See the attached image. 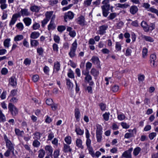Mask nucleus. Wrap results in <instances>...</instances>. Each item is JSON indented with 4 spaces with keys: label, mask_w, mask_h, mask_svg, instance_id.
<instances>
[{
    "label": "nucleus",
    "mask_w": 158,
    "mask_h": 158,
    "mask_svg": "<svg viewBox=\"0 0 158 158\" xmlns=\"http://www.w3.org/2000/svg\"><path fill=\"white\" fill-rule=\"evenodd\" d=\"M6 143V147L7 149L6 152L4 153V155L5 157H9L12 153L13 155H14V145L10 141Z\"/></svg>",
    "instance_id": "nucleus-1"
},
{
    "label": "nucleus",
    "mask_w": 158,
    "mask_h": 158,
    "mask_svg": "<svg viewBox=\"0 0 158 158\" xmlns=\"http://www.w3.org/2000/svg\"><path fill=\"white\" fill-rule=\"evenodd\" d=\"M8 109L13 116H15L18 114V109L12 103L9 104Z\"/></svg>",
    "instance_id": "nucleus-2"
},
{
    "label": "nucleus",
    "mask_w": 158,
    "mask_h": 158,
    "mask_svg": "<svg viewBox=\"0 0 158 158\" xmlns=\"http://www.w3.org/2000/svg\"><path fill=\"white\" fill-rule=\"evenodd\" d=\"M77 47V43L76 40H75L72 44V47L70 49V51L69 53V55L71 57L73 58L75 55V52Z\"/></svg>",
    "instance_id": "nucleus-3"
},
{
    "label": "nucleus",
    "mask_w": 158,
    "mask_h": 158,
    "mask_svg": "<svg viewBox=\"0 0 158 158\" xmlns=\"http://www.w3.org/2000/svg\"><path fill=\"white\" fill-rule=\"evenodd\" d=\"M102 9L103 15L105 17H106L108 14V11L110 10V5H104L101 6Z\"/></svg>",
    "instance_id": "nucleus-4"
},
{
    "label": "nucleus",
    "mask_w": 158,
    "mask_h": 158,
    "mask_svg": "<svg viewBox=\"0 0 158 158\" xmlns=\"http://www.w3.org/2000/svg\"><path fill=\"white\" fill-rule=\"evenodd\" d=\"M21 15L19 13H16L14 14L12 16L11 20L10 22L9 25L11 26L13 25L17 20V19L19 17H20Z\"/></svg>",
    "instance_id": "nucleus-5"
},
{
    "label": "nucleus",
    "mask_w": 158,
    "mask_h": 158,
    "mask_svg": "<svg viewBox=\"0 0 158 158\" xmlns=\"http://www.w3.org/2000/svg\"><path fill=\"white\" fill-rule=\"evenodd\" d=\"M74 15L73 13L71 11L65 13L64 16V18L65 22H67V19H72L74 17Z\"/></svg>",
    "instance_id": "nucleus-6"
},
{
    "label": "nucleus",
    "mask_w": 158,
    "mask_h": 158,
    "mask_svg": "<svg viewBox=\"0 0 158 158\" xmlns=\"http://www.w3.org/2000/svg\"><path fill=\"white\" fill-rule=\"evenodd\" d=\"M108 27L107 25H104L100 26L98 31V34L101 35H103L106 33V30Z\"/></svg>",
    "instance_id": "nucleus-7"
},
{
    "label": "nucleus",
    "mask_w": 158,
    "mask_h": 158,
    "mask_svg": "<svg viewBox=\"0 0 158 158\" xmlns=\"http://www.w3.org/2000/svg\"><path fill=\"white\" fill-rule=\"evenodd\" d=\"M132 150V148H130L127 150L125 151L122 155V158H131V152Z\"/></svg>",
    "instance_id": "nucleus-8"
},
{
    "label": "nucleus",
    "mask_w": 158,
    "mask_h": 158,
    "mask_svg": "<svg viewBox=\"0 0 158 158\" xmlns=\"http://www.w3.org/2000/svg\"><path fill=\"white\" fill-rule=\"evenodd\" d=\"M77 22L78 24L81 26H83L85 25V20L84 17L81 16L77 18Z\"/></svg>",
    "instance_id": "nucleus-9"
},
{
    "label": "nucleus",
    "mask_w": 158,
    "mask_h": 158,
    "mask_svg": "<svg viewBox=\"0 0 158 158\" xmlns=\"http://www.w3.org/2000/svg\"><path fill=\"white\" fill-rule=\"evenodd\" d=\"M156 56L154 54H152L151 55L150 57V64L153 67H155L156 66V64H155L156 60Z\"/></svg>",
    "instance_id": "nucleus-10"
},
{
    "label": "nucleus",
    "mask_w": 158,
    "mask_h": 158,
    "mask_svg": "<svg viewBox=\"0 0 158 158\" xmlns=\"http://www.w3.org/2000/svg\"><path fill=\"white\" fill-rule=\"evenodd\" d=\"M20 12L21 14L20 15H21L23 17L28 16L30 15V12L28 11V10L27 9H22Z\"/></svg>",
    "instance_id": "nucleus-11"
},
{
    "label": "nucleus",
    "mask_w": 158,
    "mask_h": 158,
    "mask_svg": "<svg viewBox=\"0 0 158 158\" xmlns=\"http://www.w3.org/2000/svg\"><path fill=\"white\" fill-rule=\"evenodd\" d=\"M63 150L65 153L71 152L72 149L70 148V146L66 144H64V147L63 148Z\"/></svg>",
    "instance_id": "nucleus-12"
},
{
    "label": "nucleus",
    "mask_w": 158,
    "mask_h": 158,
    "mask_svg": "<svg viewBox=\"0 0 158 158\" xmlns=\"http://www.w3.org/2000/svg\"><path fill=\"white\" fill-rule=\"evenodd\" d=\"M91 60L94 64L98 65L100 64V61L99 58L97 56H93L91 59Z\"/></svg>",
    "instance_id": "nucleus-13"
},
{
    "label": "nucleus",
    "mask_w": 158,
    "mask_h": 158,
    "mask_svg": "<svg viewBox=\"0 0 158 158\" xmlns=\"http://www.w3.org/2000/svg\"><path fill=\"white\" fill-rule=\"evenodd\" d=\"M141 37L147 41L150 42H152L154 41L153 39L151 36L141 35Z\"/></svg>",
    "instance_id": "nucleus-14"
},
{
    "label": "nucleus",
    "mask_w": 158,
    "mask_h": 158,
    "mask_svg": "<svg viewBox=\"0 0 158 158\" xmlns=\"http://www.w3.org/2000/svg\"><path fill=\"white\" fill-rule=\"evenodd\" d=\"M72 29L73 28L71 27H68L67 28V31H68L69 32V35L71 37H74L76 36V33L75 31L72 30Z\"/></svg>",
    "instance_id": "nucleus-15"
},
{
    "label": "nucleus",
    "mask_w": 158,
    "mask_h": 158,
    "mask_svg": "<svg viewBox=\"0 0 158 158\" xmlns=\"http://www.w3.org/2000/svg\"><path fill=\"white\" fill-rule=\"evenodd\" d=\"M141 25L143 28V30L145 32H148L149 31V28H148V25L147 23L145 21H143L141 23Z\"/></svg>",
    "instance_id": "nucleus-16"
},
{
    "label": "nucleus",
    "mask_w": 158,
    "mask_h": 158,
    "mask_svg": "<svg viewBox=\"0 0 158 158\" xmlns=\"http://www.w3.org/2000/svg\"><path fill=\"white\" fill-rule=\"evenodd\" d=\"M138 11L137 7L135 5L131 6L130 9V12L132 15L136 14Z\"/></svg>",
    "instance_id": "nucleus-17"
},
{
    "label": "nucleus",
    "mask_w": 158,
    "mask_h": 158,
    "mask_svg": "<svg viewBox=\"0 0 158 158\" xmlns=\"http://www.w3.org/2000/svg\"><path fill=\"white\" fill-rule=\"evenodd\" d=\"M85 80L88 83H89V85L90 86L93 85L94 83L92 81V77L90 75H89L87 76H86L85 77Z\"/></svg>",
    "instance_id": "nucleus-18"
},
{
    "label": "nucleus",
    "mask_w": 158,
    "mask_h": 158,
    "mask_svg": "<svg viewBox=\"0 0 158 158\" xmlns=\"http://www.w3.org/2000/svg\"><path fill=\"white\" fill-rule=\"evenodd\" d=\"M45 149L46 151L48 152L49 155L52 156L53 152L52 147L49 145H47L45 147Z\"/></svg>",
    "instance_id": "nucleus-19"
},
{
    "label": "nucleus",
    "mask_w": 158,
    "mask_h": 158,
    "mask_svg": "<svg viewBox=\"0 0 158 158\" xmlns=\"http://www.w3.org/2000/svg\"><path fill=\"white\" fill-rule=\"evenodd\" d=\"M40 35V33L38 32L34 31L32 32L30 35V38L33 39L37 38Z\"/></svg>",
    "instance_id": "nucleus-20"
},
{
    "label": "nucleus",
    "mask_w": 158,
    "mask_h": 158,
    "mask_svg": "<svg viewBox=\"0 0 158 158\" xmlns=\"http://www.w3.org/2000/svg\"><path fill=\"white\" fill-rule=\"evenodd\" d=\"M16 80L15 77H11L9 80L10 84L12 86H15L16 85Z\"/></svg>",
    "instance_id": "nucleus-21"
},
{
    "label": "nucleus",
    "mask_w": 158,
    "mask_h": 158,
    "mask_svg": "<svg viewBox=\"0 0 158 158\" xmlns=\"http://www.w3.org/2000/svg\"><path fill=\"white\" fill-rule=\"evenodd\" d=\"M66 85L69 89L71 90L73 87V84L71 82L70 80L69 79H66Z\"/></svg>",
    "instance_id": "nucleus-22"
},
{
    "label": "nucleus",
    "mask_w": 158,
    "mask_h": 158,
    "mask_svg": "<svg viewBox=\"0 0 158 158\" xmlns=\"http://www.w3.org/2000/svg\"><path fill=\"white\" fill-rule=\"evenodd\" d=\"M23 21L26 25L27 26H28L31 23V20L28 17H26L23 19Z\"/></svg>",
    "instance_id": "nucleus-23"
},
{
    "label": "nucleus",
    "mask_w": 158,
    "mask_h": 158,
    "mask_svg": "<svg viewBox=\"0 0 158 158\" xmlns=\"http://www.w3.org/2000/svg\"><path fill=\"white\" fill-rule=\"evenodd\" d=\"M80 114V113L79 109L77 108L75 110V116L76 120L77 121H79V120Z\"/></svg>",
    "instance_id": "nucleus-24"
},
{
    "label": "nucleus",
    "mask_w": 158,
    "mask_h": 158,
    "mask_svg": "<svg viewBox=\"0 0 158 158\" xmlns=\"http://www.w3.org/2000/svg\"><path fill=\"white\" fill-rule=\"evenodd\" d=\"M60 64L58 61H56L54 63V71L56 70V72L58 71L60 69Z\"/></svg>",
    "instance_id": "nucleus-25"
},
{
    "label": "nucleus",
    "mask_w": 158,
    "mask_h": 158,
    "mask_svg": "<svg viewBox=\"0 0 158 158\" xmlns=\"http://www.w3.org/2000/svg\"><path fill=\"white\" fill-rule=\"evenodd\" d=\"M40 9V6L34 5L30 7V9L32 12H38Z\"/></svg>",
    "instance_id": "nucleus-26"
},
{
    "label": "nucleus",
    "mask_w": 158,
    "mask_h": 158,
    "mask_svg": "<svg viewBox=\"0 0 158 158\" xmlns=\"http://www.w3.org/2000/svg\"><path fill=\"white\" fill-rule=\"evenodd\" d=\"M90 73L94 77H97L99 74V72L96 69L92 68L90 71Z\"/></svg>",
    "instance_id": "nucleus-27"
},
{
    "label": "nucleus",
    "mask_w": 158,
    "mask_h": 158,
    "mask_svg": "<svg viewBox=\"0 0 158 158\" xmlns=\"http://www.w3.org/2000/svg\"><path fill=\"white\" fill-rule=\"evenodd\" d=\"M53 13L52 11H47L45 14V18L48 20H50L51 17H52Z\"/></svg>",
    "instance_id": "nucleus-28"
},
{
    "label": "nucleus",
    "mask_w": 158,
    "mask_h": 158,
    "mask_svg": "<svg viewBox=\"0 0 158 158\" xmlns=\"http://www.w3.org/2000/svg\"><path fill=\"white\" fill-rule=\"evenodd\" d=\"M10 39H5L3 42L4 46L6 48H9L10 47Z\"/></svg>",
    "instance_id": "nucleus-29"
},
{
    "label": "nucleus",
    "mask_w": 158,
    "mask_h": 158,
    "mask_svg": "<svg viewBox=\"0 0 158 158\" xmlns=\"http://www.w3.org/2000/svg\"><path fill=\"white\" fill-rule=\"evenodd\" d=\"M76 145L81 149L83 148V146L82 145V141L80 139H77L76 141Z\"/></svg>",
    "instance_id": "nucleus-30"
},
{
    "label": "nucleus",
    "mask_w": 158,
    "mask_h": 158,
    "mask_svg": "<svg viewBox=\"0 0 158 158\" xmlns=\"http://www.w3.org/2000/svg\"><path fill=\"white\" fill-rule=\"evenodd\" d=\"M38 152L39 153L38 157L40 158H43L45 153V151L43 149H40Z\"/></svg>",
    "instance_id": "nucleus-31"
},
{
    "label": "nucleus",
    "mask_w": 158,
    "mask_h": 158,
    "mask_svg": "<svg viewBox=\"0 0 158 158\" xmlns=\"http://www.w3.org/2000/svg\"><path fill=\"white\" fill-rule=\"evenodd\" d=\"M75 131L78 135H82L84 133L83 131L78 126H76Z\"/></svg>",
    "instance_id": "nucleus-32"
},
{
    "label": "nucleus",
    "mask_w": 158,
    "mask_h": 158,
    "mask_svg": "<svg viewBox=\"0 0 158 158\" xmlns=\"http://www.w3.org/2000/svg\"><path fill=\"white\" fill-rule=\"evenodd\" d=\"M6 121L5 115L2 113V111L0 110V122H4Z\"/></svg>",
    "instance_id": "nucleus-33"
},
{
    "label": "nucleus",
    "mask_w": 158,
    "mask_h": 158,
    "mask_svg": "<svg viewBox=\"0 0 158 158\" xmlns=\"http://www.w3.org/2000/svg\"><path fill=\"white\" fill-rule=\"evenodd\" d=\"M141 151V148L139 147L136 148L134 149L133 153L134 155L135 156L138 155L140 151Z\"/></svg>",
    "instance_id": "nucleus-34"
},
{
    "label": "nucleus",
    "mask_w": 158,
    "mask_h": 158,
    "mask_svg": "<svg viewBox=\"0 0 158 158\" xmlns=\"http://www.w3.org/2000/svg\"><path fill=\"white\" fill-rule=\"evenodd\" d=\"M39 44L38 41L35 40H31V47H36Z\"/></svg>",
    "instance_id": "nucleus-35"
},
{
    "label": "nucleus",
    "mask_w": 158,
    "mask_h": 158,
    "mask_svg": "<svg viewBox=\"0 0 158 158\" xmlns=\"http://www.w3.org/2000/svg\"><path fill=\"white\" fill-rule=\"evenodd\" d=\"M23 36L22 35H17L14 38L15 41H18L23 40Z\"/></svg>",
    "instance_id": "nucleus-36"
},
{
    "label": "nucleus",
    "mask_w": 158,
    "mask_h": 158,
    "mask_svg": "<svg viewBox=\"0 0 158 158\" xmlns=\"http://www.w3.org/2000/svg\"><path fill=\"white\" fill-rule=\"evenodd\" d=\"M102 128L100 125H98L97 126L96 134H102Z\"/></svg>",
    "instance_id": "nucleus-37"
},
{
    "label": "nucleus",
    "mask_w": 158,
    "mask_h": 158,
    "mask_svg": "<svg viewBox=\"0 0 158 158\" xmlns=\"http://www.w3.org/2000/svg\"><path fill=\"white\" fill-rule=\"evenodd\" d=\"M56 26L54 22H51L48 26V29L49 31L51 30H53L55 28Z\"/></svg>",
    "instance_id": "nucleus-38"
},
{
    "label": "nucleus",
    "mask_w": 158,
    "mask_h": 158,
    "mask_svg": "<svg viewBox=\"0 0 158 158\" xmlns=\"http://www.w3.org/2000/svg\"><path fill=\"white\" fill-rule=\"evenodd\" d=\"M92 1V0H85L83 3L84 6L85 7L89 6L91 3Z\"/></svg>",
    "instance_id": "nucleus-39"
},
{
    "label": "nucleus",
    "mask_w": 158,
    "mask_h": 158,
    "mask_svg": "<svg viewBox=\"0 0 158 158\" xmlns=\"http://www.w3.org/2000/svg\"><path fill=\"white\" fill-rule=\"evenodd\" d=\"M117 16V14L116 13H110L109 16L107 17L108 20H112L115 18Z\"/></svg>",
    "instance_id": "nucleus-40"
},
{
    "label": "nucleus",
    "mask_w": 158,
    "mask_h": 158,
    "mask_svg": "<svg viewBox=\"0 0 158 158\" xmlns=\"http://www.w3.org/2000/svg\"><path fill=\"white\" fill-rule=\"evenodd\" d=\"M37 53L39 56H42L43 54L44 49L42 47L38 48L37 49Z\"/></svg>",
    "instance_id": "nucleus-41"
},
{
    "label": "nucleus",
    "mask_w": 158,
    "mask_h": 158,
    "mask_svg": "<svg viewBox=\"0 0 158 158\" xmlns=\"http://www.w3.org/2000/svg\"><path fill=\"white\" fill-rule=\"evenodd\" d=\"M110 114L109 112L107 113L106 112L103 114L102 116L104 120L106 121L109 120Z\"/></svg>",
    "instance_id": "nucleus-42"
},
{
    "label": "nucleus",
    "mask_w": 158,
    "mask_h": 158,
    "mask_svg": "<svg viewBox=\"0 0 158 158\" xmlns=\"http://www.w3.org/2000/svg\"><path fill=\"white\" fill-rule=\"evenodd\" d=\"M115 48L116 50L118 51H120L121 49V45L119 43L116 42V43Z\"/></svg>",
    "instance_id": "nucleus-43"
},
{
    "label": "nucleus",
    "mask_w": 158,
    "mask_h": 158,
    "mask_svg": "<svg viewBox=\"0 0 158 158\" xmlns=\"http://www.w3.org/2000/svg\"><path fill=\"white\" fill-rule=\"evenodd\" d=\"M87 148L89 151V153L91 155L92 157H94V153L92 147H89Z\"/></svg>",
    "instance_id": "nucleus-44"
},
{
    "label": "nucleus",
    "mask_w": 158,
    "mask_h": 158,
    "mask_svg": "<svg viewBox=\"0 0 158 158\" xmlns=\"http://www.w3.org/2000/svg\"><path fill=\"white\" fill-rule=\"evenodd\" d=\"M32 145L34 147L38 148L40 146V143L36 139L33 141Z\"/></svg>",
    "instance_id": "nucleus-45"
},
{
    "label": "nucleus",
    "mask_w": 158,
    "mask_h": 158,
    "mask_svg": "<svg viewBox=\"0 0 158 158\" xmlns=\"http://www.w3.org/2000/svg\"><path fill=\"white\" fill-rule=\"evenodd\" d=\"M15 131L16 134L19 136H22L24 133L23 131H20L19 129H15Z\"/></svg>",
    "instance_id": "nucleus-46"
},
{
    "label": "nucleus",
    "mask_w": 158,
    "mask_h": 158,
    "mask_svg": "<svg viewBox=\"0 0 158 158\" xmlns=\"http://www.w3.org/2000/svg\"><path fill=\"white\" fill-rule=\"evenodd\" d=\"M117 7L123 8H127L129 6V5L128 4H121L120 3H118L117 4Z\"/></svg>",
    "instance_id": "nucleus-47"
},
{
    "label": "nucleus",
    "mask_w": 158,
    "mask_h": 158,
    "mask_svg": "<svg viewBox=\"0 0 158 158\" xmlns=\"http://www.w3.org/2000/svg\"><path fill=\"white\" fill-rule=\"evenodd\" d=\"M58 2V0H52L49 1V5L52 6H53L54 5L57 4Z\"/></svg>",
    "instance_id": "nucleus-48"
},
{
    "label": "nucleus",
    "mask_w": 158,
    "mask_h": 158,
    "mask_svg": "<svg viewBox=\"0 0 158 158\" xmlns=\"http://www.w3.org/2000/svg\"><path fill=\"white\" fill-rule=\"evenodd\" d=\"M132 50L131 49L127 48L126 50L125 55L126 56H129L131 55Z\"/></svg>",
    "instance_id": "nucleus-49"
},
{
    "label": "nucleus",
    "mask_w": 158,
    "mask_h": 158,
    "mask_svg": "<svg viewBox=\"0 0 158 158\" xmlns=\"http://www.w3.org/2000/svg\"><path fill=\"white\" fill-rule=\"evenodd\" d=\"M66 27L64 26H60L58 27L57 30L60 32H62L64 31L65 30Z\"/></svg>",
    "instance_id": "nucleus-50"
},
{
    "label": "nucleus",
    "mask_w": 158,
    "mask_h": 158,
    "mask_svg": "<svg viewBox=\"0 0 158 158\" xmlns=\"http://www.w3.org/2000/svg\"><path fill=\"white\" fill-rule=\"evenodd\" d=\"M118 89L119 86L116 85H114L111 88L112 90L114 92H117L118 90Z\"/></svg>",
    "instance_id": "nucleus-51"
},
{
    "label": "nucleus",
    "mask_w": 158,
    "mask_h": 158,
    "mask_svg": "<svg viewBox=\"0 0 158 158\" xmlns=\"http://www.w3.org/2000/svg\"><path fill=\"white\" fill-rule=\"evenodd\" d=\"M65 141L68 144H70L71 143V138L70 136L66 137L64 139Z\"/></svg>",
    "instance_id": "nucleus-52"
},
{
    "label": "nucleus",
    "mask_w": 158,
    "mask_h": 158,
    "mask_svg": "<svg viewBox=\"0 0 158 158\" xmlns=\"http://www.w3.org/2000/svg\"><path fill=\"white\" fill-rule=\"evenodd\" d=\"M92 64L90 62H88L86 63V70L87 71L89 70L91 68Z\"/></svg>",
    "instance_id": "nucleus-53"
},
{
    "label": "nucleus",
    "mask_w": 158,
    "mask_h": 158,
    "mask_svg": "<svg viewBox=\"0 0 158 158\" xmlns=\"http://www.w3.org/2000/svg\"><path fill=\"white\" fill-rule=\"evenodd\" d=\"M102 134H96L97 141L98 142H100L101 141L102 138Z\"/></svg>",
    "instance_id": "nucleus-54"
},
{
    "label": "nucleus",
    "mask_w": 158,
    "mask_h": 158,
    "mask_svg": "<svg viewBox=\"0 0 158 158\" xmlns=\"http://www.w3.org/2000/svg\"><path fill=\"white\" fill-rule=\"evenodd\" d=\"M40 27V25L39 23H35L32 26V28L34 30H35L39 29Z\"/></svg>",
    "instance_id": "nucleus-55"
},
{
    "label": "nucleus",
    "mask_w": 158,
    "mask_h": 158,
    "mask_svg": "<svg viewBox=\"0 0 158 158\" xmlns=\"http://www.w3.org/2000/svg\"><path fill=\"white\" fill-rule=\"evenodd\" d=\"M156 133L152 132L149 134V137L151 140H152L156 136Z\"/></svg>",
    "instance_id": "nucleus-56"
},
{
    "label": "nucleus",
    "mask_w": 158,
    "mask_h": 158,
    "mask_svg": "<svg viewBox=\"0 0 158 158\" xmlns=\"http://www.w3.org/2000/svg\"><path fill=\"white\" fill-rule=\"evenodd\" d=\"M54 40L55 42L59 44L60 42V38L59 36L55 35L54 36Z\"/></svg>",
    "instance_id": "nucleus-57"
},
{
    "label": "nucleus",
    "mask_w": 158,
    "mask_h": 158,
    "mask_svg": "<svg viewBox=\"0 0 158 158\" xmlns=\"http://www.w3.org/2000/svg\"><path fill=\"white\" fill-rule=\"evenodd\" d=\"M59 155V150H56L54 152V157L55 158H57L58 157Z\"/></svg>",
    "instance_id": "nucleus-58"
},
{
    "label": "nucleus",
    "mask_w": 158,
    "mask_h": 158,
    "mask_svg": "<svg viewBox=\"0 0 158 158\" xmlns=\"http://www.w3.org/2000/svg\"><path fill=\"white\" fill-rule=\"evenodd\" d=\"M16 27L19 29H20V30H22L23 28V25L21 23H17L16 25Z\"/></svg>",
    "instance_id": "nucleus-59"
},
{
    "label": "nucleus",
    "mask_w": 158,
    "mask_h": 158,
    "mask_svg": "<svg viewBox=\"0 0 158 158\" xmlns=\"http://www.w3.org/2000/svg\"><path fill=\"white\" fill-rule=\"evenodd\" d=\"M155 25L154 23H151L150 24L149 27L148 26L149 28V31H152L155 28Z\"/></svg>",
    "instance_id": "nucleus-60"
},
{
    "label": "nucleus",
    "mask_w": 158,
    "mask_h": 158,
    "mask_svg": "<svg viewBox=\"0 0 158 158\" xmlns=\"http://www.w3.org/2000/svg\"><path fill=\"white\" fill-rule=\"evenodd\" d=\"M91 140L90 139H87L86 144L87 146V148L91 147Z\"/></svg>",
    "instance_id": "nucleus-61"
},
{
    "label": "nucleus",
    "mask_w": 158,
    "mask_h": 158,
    "mask_svg": "<svg viewBox=\"0 0 158 158\" xmlns=\"http://www.w3.org/2000/svg\"><path fill=\"white\" fill-rule=\"evenodd\" d=\"M121 125L123 128L127 129L129 127V125L125 123L122 122L121 123Z\"/></svg>",
    "instance_id": "nucleus-62"
},
{
    "label": "nucleus",
    "mask_w": 158,
    "mask_h": 158,
    "mask_svg": "<svg viewBox=\"0 0 158 158\" xmlns=\"http://www.w3.org/2000/svg\"><path fill=\"white\" fill-rule=\"evenodd\" d=\"M41 135V134L39 132H35L34 134L35 138L36 139H40Z\"/></svg>",
    "instance_id": "nucleus-63"
},
{
    "label": "nucleus",
    "mask_w": 158,
    "mask_h": 158,
    "mask_svg": "<svg viewBox=\"0 0 158 158\" xmlns=\"http://www.w3.org/2000/svg\"><path fill=\"white\" fill-rule=\"evenodd\" d=\"M49 21L48 19H47L46 18L44 19L43 21H42V26L44 27L45 25Z\"/></svg>",
    "instance_id": "nucleus-64"
}]
</instances>
